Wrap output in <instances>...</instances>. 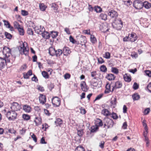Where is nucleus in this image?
Segmentation results:
<instances>
[{"instance_id":"dca6fc26","label":"nucleus","mask_w":151,"mask_h":151,"mask_svg":"<svg viewBox=\"0 0 151 151\" xmlns=\"http://www.w3.org/2000/svg\"><path fill=\"white\" fill-rule=\"evenodd\" d=\"M46 97L45 96L42 94H40L39 97V100L40 103L44 104L46 101Z\"/></svg>"},{"instance_id":"20e7f679","label":"nucleus","mask_w":151,"mask_h":151,"mask_svg":"<svg viewBox=\"0 0 151 151\" xmlns=\"http://www.w3.org/2000/svg\"><path fill=\"white\" fill-rule=\"evenodd\" d=\"M11 50L7 46H4L2 52L3 54L5 55V57H7V60L9 62L10 60L9 58V55H11Z\"/></svg>"},{"instance_id":"4be33fe9","label":"nucleus","mask_w":151,"mask_h":151,"mask_svg":"<svg viewBox=\"0 0 151 151\" xmlns=\"http://www.w3.org/2000/svg\"><path fill=\"white\" fill-rule=\"evenodd\" d=\"M81 89L82 90L86 92L88 89L86 88L87 85L85 81H82L80 84Z\"/></svg>"},{"instance_id":"ea45409f","label":"nucleus","mask_w":151,"mask_h":151,"mask_svg":"<svg viewBox=\"0 0 151 151\" xmlns=\"http://www.w3.org/2000/svg\"><path fill=\"white\" fill-rule=\"evenodd\" d=\"M56 53L55 55L57 57L60 56L63 53V51L62 50L59 49L57 50H56Z\"/></svg>"},{"instance_id":"c03bdc74","label":"nucleus","mask_w":151,"mask_h":151,"mask_svg":"<svg viewBox=\"0 0 151 151\" xmlns=\"http://www.w3.org/2000/svg\"><path fill=\"white\" fill-rule=\"evenodd\" d=\"M27 32L28 35H33V31L31 28H28Z\"/></svg>"},{"instance_id":"338daca9","label":"nucleus","mask_w":151,"mask_h":151,"mask_svg":"<svg viewBox=\"0 0 151 151\" xmlns=\"http://www.w3.org/2000/svg\"><path fill=\"white\" fill-rule=\"evenodd\" d=\"M145 72L146 75L149 77H151V72L149 70H146L145 71Z\"/></svg>"},{"instance_id":"39448f33","label":"nucleus","mask_w":151,"mask_h":151,"mask_svg":"<svg viewBox=\"0 0 151 151\" xmlns=\"http://www.w3.org/2000/svg\"><path fill=\"white\" fill-rule=\"evenodd\" d=\"M10 108L11 110L14 111H19L22 108L21 106L16 102H13L11 103Z\"/></svg>"},{"instance_id":"79ce46f5","label":"nucleus","mask_w":151,"mask_h":151,"mask_svg":"<svg viewBox=\"0 0 151 151\" xmlns=\"http://www.w3.org/2000/svg\"><path fill=\"white\" fill-rule=\"evenodd\" d=\"M132 97L134 101L137 100L140 98V96L137 94H134L132 96Z\"/></svg>"},{"instance_id":"de8ad7c7","label":"nucleus","mask_w":151,"mask_h":151,"mask_svg":"<svg viewBox=\"0 0 151 151\" xmlns=\"http://www.w3.org/2000/svg\"><path fill=\"white\" fill-rule=\"evenodd\" d=\"M4 34L6 37L8 39H11L12 38V35L10 34L7 32H5Z\"/></svg>"},{"instance_id":"603ef678","label":"nucleus","mask_w":151,"mask_h":151,"mask_svg":"<svg viewBox=\"0 0 151 151\" xmlns=\"http://www.w3.org/2000/svg\"><path fill=\"white\" fill-rule=\"evenodd\" d=\"M97 60L98 63L100 64H101L104 62V60L101 57H100L99 58H98Z\"/></svg>"},{"instance_id":"f3484780","label":"nucleus","mask_w":151,"mask_h":151,"mask_svg":"<svg viewBox=\"0 0 151 151\" xmlns=\"http://www.w3.org/2000/svg\"><path fill=\"white\" fill-rule=\"evenodd\" d=\"M107 25L102 24L101 25L100 29L104 33L106 32L109 31V29L107 28Z\"/></svg>"},{"instance_id":"a18cd8bd","label":"nucleus","mask_w":151,"mask_h":151,"mask_svg":"<svg viewBox=\"0 0 151 151\" xmlns=\"http://www.w3.org/2000/svg\"><path fill=\"white\" fill-rule=\"evenodd\" d=\"M111 71L116 74H117L119 73V70L115 67H112L111 69Z\"/></svg>"},{"instance_id":"412c9836","label":"nucleus","mask_w":151,"mask_h":151,"mask_svg":"<svg viewBox=\"0 0 151 151\" xmlns=\"http://www.w3.org/2000/svg\"><path fill=\"white\" fill-rule=\"evenodd\" d=\"M92 83L93 84L94 86L99 88L102 85V82L101 81H99L98 82H93V80L92 79Z\"/></svg>"},{"instance_id":"bf43d9fd","label":"nucleus","mask_w":151,"mask_h":151,"mask_svg":"<svg viewBox=\"0 0 151 151\" xmlns=\"http://www.w3.org/2000/svg\"><path fill=\"white\" fill-rule=\"evenodd\" d=\"M139 87V85L136 82L134 83L133 86V88L134 90H137L138 88Z\"/></svg>"},{"instance_id":"8fccbe9b","label":"nucleus","mask_w":151,"mask_h":151,"mask_svg":"<svg viewBox=\"0 0 151 151\" xmlns=\"http://www.w3.org/2000/svg\"><path fill=\"white\" fill-rule=\"evenodd\" d=\"M27 68V65L26 64H24L23 65L21 66L20 68V71H24Z\"/></svg>"},{"instance_id":"bb28decb","label":"nucleus","mask_w":151,"mask_h":151,"mask_svg":"<svg viewBox=\"0 0 151 151\" xmlns=\"http://www.w3.org/2000/svg\"><path fill=\"white\" fill-rule=\"evenodd\" d=\"M56 126L61 127L62 124L63 122L61 119L60 118L57 119L55 122Z\"/></svg>"},{"instance_id":"5fc2aeb1","label":"nucleus","mask_w":151,"mask_h":151,"mask_svg":"<svg viewBox=\"0 0 151 151\" xmlns=\"http://www.w3.org/2000/svg\"><path fill=\"white\" fill-rule=\"evenodd\" d=\"M3 22L4 23V25H5L6 27H9L11 25L8 21H7L6 20H4Z\"/></svg>"},{"instance_id":"f03ea898","label":"nucleus","mask_w":151,"mask_h":151,"mask_svg":"<svg viewBox=\"0 0 151 151\" xmlns=\"http://www.w3.org/2000/svg\"><path fill=\"white\" fill-rule=\"evenodd\" d=\"M104 128H106V127L107 129L111 128L113 127L114 122L113 120L108 118H105L104 120Z\"/></svg>"},{"instance_id":"0e129e2a","label":"nucleus","mask_w":151,"mask_h":151,"mask_svg":"<svg viewBox=\"0 0 151 151\" xmlns=\"http://www.w3.org/2000/svg\"><path fill=\"white\" fill-rule=\"evenodd\" d=\"M105 142L104 141H101L99 145V146L102 149H103L104 147V145Z\"/></svg>"},{"instance_id":"c756f323","label":"nucleus","mask_w":151,"mask_h":151,"mask_svg":"<svg viewBox=\"0 0 151 151\" xmlns=\"http://www.w3.org/2000/svg\"><path fill=\"white\" fill-rule=\"evenodd\" d=\"M19 35H23L24 34V31L23 27L21 26L17 29Z\"/></svg>"},{"instance_id":"49530a36","label":"nucleus","mask_w":151,"mask_h":151,"mask_svg":"<svg viewBox=\"0 0 151 151\" xmlns=\"http://www.w3.org/2000/svg\"><path fill=\"white\" fill-rule=\"evenodd\" d=\"M75 151H85V150L82 146H80L76 148Z\"/></svg>"},{"instance_id":"9d476101","label":"nucleus","mask_w":151,"mask_h":151,"mask_svg":"<svg viewBox=\"0 0 151 151\" xmlns=\"http://www.w3.org/2000/svg\"><path fill=\"white\" fill-rule=\"evenodd\" d=\"M40 27L39 28L37 26L35 28V31L36 33L38 34L42 35L43 32L45 31V29L43 26L42 27L41 26H40Z\"/></svg>"},{"instance_id":"680f3d73","label":"nucleus","mask_w":151,"mask_h":151,"mask_svg":"<svg viewBox=\"0 0 151 151\" xmlns=\"http://www.w3.org/2000/svg\"><path fill=\"white\" fill-rule=\"evenodd\" d=\"M80 113L82 114H85L86 113V111L85 109L82 107H81L80 108Z\"/></svg>"},{"instance_id":"864d4df0","label":"nucleus","mask_w":151,"mask_h":151,"mask_svg":"<svg viewBox=\"0 0 151 151\" xmlns=\"http://www.w3.org/2000/svg\"><path fill=\"white\" fill-rule=\"evenodd\" d=\"M14 24L15 28L17 29L21 27L19 24L17 22H14Z\"/></svg>"},{"instance_id":"a19ab883","label":"nucleus","mask_w":151,"mask_h":151,"mask_svg":"<svg viewBox=\"0 0 151 151\" xmlns=\"http://www.w3.org/2000/svg\"><path fill=\"white\" fill-rule=\"evenodd\" d=\"M42 76L45 78L47 79L49 78V76L48 73L45 71H43L42 73Z\"/></svg>"},{"instance_id":"393cba45","label":"nucleus","mask_w":151,"mask_h":151,"mask_svg":"<svg viewBox=\"0 0 151 151\" xmlns=\"http://www.w3.org/2000/svg\"><path fill=\"white\" fill-rule=\"evenodd\" d=\"M106 90L104 92L105 93H109L110 91H112L111 90V85L109 84V83H107L106 84Z\"/></svg>"},{"instance_id":"1a4fd4ad","label":"nucleus","mask_w":151,"mask_h":151,"mask_svg":"<svg viewBox=\"0 0 151 151\" xmlns=\"http://www.w3.org/2000/svg\"><path fill=\"white\" fill-rule=\"evenodd\" d=\"M129 41L133 42L136 41L138 37L137 35L134 32H132L131 34H129Z\"/></svg>"},{"instance_id":"c9c22d12","label":"nucleus","mask_w":151,"mask_h":151,"mask_svg":"<svg viewBox=\"0 0 151 151\" xmlns=\"http://www.w3.org/2000/svg\"><path fill=\"white\" fill-rule=\"evenodd\" d=\"M50 5L51 7L53 9L54 11H57L58 10V6L56 3H52Z\"/></svg>"},{"instance_id":"0eeeda50","label":"nucleus","mask_w":151,"mask_h":151,"mask_svg":"<svg viewBox=\"0 0 151 151\" xmlns=\"http://www.w3.org/2000/svg\"><path fill=\"white\" fill-rule=\"evenodd\" d=\"M29 48L24 46V44L22 45V47H21L19 49L20 53L21 55H25L26 56L28 55Z\"/></svg>"},{"instance_id":"052dcab7","label":"nucleus","mask_w":151,"mask_h":151,"mask_svg":"<svg viewBox=\"0 0 151 151\" xmlns=\"http://www.w3.org/2000/svg\"><path fill=\"white\" fill-rule=\"evenodd\" d=\"M21 14L22 15L25 16L28 15V13L27 11L25 10H22Z\"/></svg>"},{"instance_id":"2eb2a0df","label":"nucleus","mask_w":151,"mask_h":151,"mask_svg":"<svg viewBox=\"0 0 151 151\" xmlns=\"http://www.w3.org/2000/svg\"><path fill=\"white\" fill-rule=\"evenodd\" d=\"M71 51L69 48L67 47H64L63 49V53L65 56H67L70 53Z\"/></svg>"},{"instance_id":"4c0bfd02","label":"nucleus","mask_w":151,"mask_h":151,"mask_svg":"<svg viewBox=\"0 0 151 151\" xmlns=\"http://www.w3.org/2000/svg\"><path fill=\"white\" fill-rule=\"evenodd\" d=\"M96 122L97 125H96L98 126V127L100 126L101 127L103 125V122L102 120L99 119H97Z\"/></svg>"},{"instance_id":"ddd939ff","label":"nucleus","mask_w":151,"mask_h":151,"mask_svg":"<svg viewBox=\"0 0 151 151\" xmlns=\"http://www.w3.org/2000/svg\"><path fill=\"white\" fill-rule=\"evenodd\" d=\"M108 15L109 16H110L111 18L115 19H116L117 17L118 13L116 12L113 10H111L108 13Z\"/></svg>"},{"instance_id":"7c9ffc66","label":"nucleus","mask_w":151,"mask_h":151,"mask_svg":"<svg viewBox=\"0 0 151 151\" xmlns=\"http://www.w3.org/2000/svg\"><path fill=\"white\" fill-rule=\"evenodd\" d=\"M90 40L91 42L93 44H95L97 42L96 38L93 35H91Z\"/></svg>"},{"instance_id":"37998d69","label":"nucleus","mask_w":151,"mask_h":151,"mask_svg":"<svg viewBox=\"0 0 151 151\" xmlns=\"http://www.w3.org/2000/svg\"><path fill=\"white\" fill-rule=\"evenodd\" d=\"M100 70L104 72H106L107 71V68L104 65H102L100 67Z\"/></svg>"},{"instance_id":"c85d7f7f","label":"nucleus","mask_w":151,"mask_h":151,"mask_svg":"<svg viewBox=\"0 0 151 151\" xmlns=\"http://www.w3.org/2000/svg\"><path fill=\"white\" fill-rule=\"evenodd\" d=\"M143 6L147 9H149L151 7V4L148 2L145 1L143 3Z\"/></svg>"},{"instance_id":"e2e57ef3","label":"nucleus","mask_w":151,"mask_h":151,"mask_svg":"<svg viewBox=\"0 0 151 151\" xmlns=\"http://www.w3.org/2000/svg\"><path fill=\"white\" fill-rule=\"evenodd\" d=\"M112 116H111L114 119H116L118 118V116L115 113L113 112L112 114H111Z\"/></svg>"},{"instance_id":"6e6552de","label":"nucleus","mask_w":151,"mask_h":151,"mask_svg":"<svg viewBox=\"0 0 151 151\" xmlns=\"http://www.w3.org/2000/svg\"><path fill=\"white\" fill-rule=\"evenodd\" d=\"M52 102L53 105L56 107L59 106L61 103L60 100L58 97H53L52 99Z\"/></svg>"},{"instance_id":"4d7b16f0","label":"nucleus","mask_w":151,"mask_h":151,"mask_svg":"<svg viewBox=\"0 0 151 151\" xmlns=\"http://www.w3.org/2000/svg\"><path fill=\"white\" fill-rule=\"evenodd\" d=\"M77 134L80 137L82 136L83 134V130H78Z\"/></svg>"},{"instance_id":"6ab92c4d","label":"nucleus","mask_w":151,"mask_h":151,"mask_svg":"<svg viewBox=\"0 0 151 151\" xmlns=\"http://www.w3.org/2000/svg\"><path fill=\"white\" fill-rule=\"evenodd\" d=\"M123 78L126 82H129L131 81L130 75L128 73H126L124 75Z\"/></svg>"},{"instance_id":"13d9d810","label":"nucleus","mask_w":151,"mask_h":151,"mask_svg":"<svg viewBox=\"0 0 151 151\" xmlns=\"http://www.w3.org/2000/svg\"><path fill=\"white\" fill-rule=\"evenodd\" d=\"M69 40L70 41L73 43L74 44L76 42V41L74 39L71 35H70L69 37Z\"/></svg>"},{"instance_id":"2f4dec72","label":"nucleus","mask_w":151,"mask_h":151,"mask_svg":"<svg viewBox=\"0 0 151 151\" xmlns=\"http://www.w3.org/2000/svg\"><path fill=\"white\" fill-rule=\"evenodd\" d=\"M51 34L50 35L53 38H55L58 36V32L57 31H51L50 32Z\"/></svg>"},{"instance_id":"3c124183","label":"nucleus","mask_w":151,"mask_h":151,"mask_svg":"<svg viewBox=\"0 0 151 151\" xmlns=\"http://www.w3.org/2000/svg\"><path fill=\"white\" fill-rule=\"evenodd\" d=\"M103 57L106 59H109L110 58V54L109 52L105 53V55H104Z\"/></svg>"},{"instance_id":"f257e3e1","label":"nucleus","mask_w":151,"mask_h":151,"mask_svg":"<svg viewBox=\"0 0 151 151\" xmlns=\"http://www.w3.org/2000/svg\"><path fill=\"white\" fill-rule=\"evenodd\" d=\"M17 114L12 110L8 111L6 114V116L9 121H14L17 118Z\"/></svg>"},{"instance_id":"72a5a7b5","label":"nucleus","mask_w":151,"mask_h":151,"mask_svg":"<svg viewBox=\"0 0 151 151\" xmlns=\"http://www.w3.org/2000/svg\"><path fill=\"white\" fill-rule=\"evenodd\" d=\"M99 129L98 126L96 125L93 126L91 127V132H96Z\"/></svg>"},{"instance_id":"4468645a","label":"nucleus","mask_w":151,"mask_h":151,"mask_svg":"<svg viewBox=\"0 0 151 151\" xmlns=\"http://www.w3.org/2000/svg\"><path fill=\"white\" fill-rule=\"evenodd\" d=\"M6 64L5 59L0 57V70L4 68Z\"/></svg>"},{"instance_id":"a878e982","label":"nucleus","mask_w":151,"mask_h":151,"mask_svg":"<svg viewBox=\"0 0 151 151\" xmlns=\"http://www.w3.org/2000/svg\"><path fill=\"white\" fill-rule=\"evenodd\" d=\"M101 114L106 116L111 115V113L107 109H104L102 110Z\"/></svg>"},{"instance_id":"423d86ee","label":"nucleus","mask_w":151,"mask_h":151,"mask_svg":"<svg viewBox=\"0 0 151 151\" xmlns=\"http://www.w3.org/2000/svg\"><path fill=\"white\" fill-rule=\"evenodd\" d=\"M133 6L136 9H140L143 7V2L140 0H136L133 3Z\"/></svg>"},{"instance_id":"6e6d98bb","label":"nucleus","mask_w":151,"mask_h":151,"mask_svg":"<svg viewBox=\"0 0 151 151\" xmlns=\"http://www.w3.org/2000/svg\"><path fill=\"white\" fill-rule=\"evenodd\" d=\"M123 1L124 4H126L127 6H129L132 4V2L130 1V0H127V1H124V0Z\"/></svg>"},{"instance_id":"58836bf2","label":"nucleus","mask_w":151,"mask_h":151,"mask_svg":"<svg viewBox=\"0 0 151 151\" xmlns=\"http://www.w3.org/2000/svg\"><path fill=\"white\" fill-rule=\"evenodd\" d=\"M94 10L97 13L100 12L102 11V9L99 6H95L94 8Z\"/></svg>"},{"instance_id":"b1692460","label":"nucleus","mask_w":151,"mask_h":151,"mask_svg":"<svg viewBox=\"0 0 151 151\" xmlns=\"http://www.w3.org/2000/svg\"><path fill=\"white\" fill-rule=\"evenodd\" d=\"M35 119V120H34V122L35 123L36 126H38L41 124L42 119L41 118L36 117Z\"/></svg>"},{"instance_id":"09e8293b","label":"nucleus","mask_w":151,"mask_h":151,"mask_svg":"<svg viewBox=\"0 0 151 151\" xmlns=\"http://www.w3.org/2000/svg\"><path fill=\"white\" fill-rule=\"evenodd\" d=\"M96 71H93L91 72V76L93 78L92 79H96Z\"/></svg>"},{"instance_id":"aec40b11","label":"nucleus","mask_w":151,"mask_h":151,"mask_svg":"<svg viewBox=\"0 0 151 151\" xmlns=\"http://www.w3.org/2000/svg\"><path fill=\"white\" fill-rule=\"evenodd\" d=\"M42 35V37L46 39H49L50 37V34L48 32L45 31V29Z\"/></svg>"},{"instance_id":"e433bc0d","label":"nucleus","mask_w":151,"mask_h":151,"mask_svg":"<svg viewBox=\"0 0 151 151\" xmlns=\"http://www.w3.org/2000/svg\"><path fill=\"white\" fill-rule=\"evenodd\" d=\"M22 117L24 120L26 121L29 120L30 118V116L27 114H23Z\"/></svg>"},{"instance_id":"a211bd4d","label":"nucleus","mask_w":151,"mask_h":151,"mask_svg":"<svg viewBox=\"0 0 151 151\" xmlns=\"http://www.w3.org/2000/svg\"><path fill=\"white\" fill-rule=\"evenodd\" d=\"M115 76L113 74L109 73L106 76L105 78L109 81L114 80L115 78Z\"/></svg>"},{"instance_id":"774afa93","label":"nucleus","mask_w":151,"mask_h":151,"mask_svg":"<svg viewBox=\"0 0 151 151\" xmlns=\"http://www.w3.org/2000/svg\"><path fill=\"white\" fill-rule=\"evenodd\" d=\"M147 87L149 91L151 93V82L149 83Z\"/></svg>"},{"instance_id":"5701e85b","label":"nucleus","mask_w":151,"mask_h":151,"mask_svg":"<svg viewBox=\"0 0 151 151\" xmlns=\"http://www.w3.org/2000/svg\"><path fill=\"white\" fill-rule=\"evenodd\" d=\"M23 109L25 112L27 113H29L31 111V107L27 105H24L23 106Z\"/></svg>"},{"instance_id":"69168bd1","label":"nucleus","mask_w":151,"mask_h":151,"mask_svg":"<svg viewBox=\"0 0 151 151\" xmlns=\"http://www.w3.org/2000/svg\"><path fill=\"white\" fill-rule=\"evenodd\" d=\"M8 132L11 134H15L16 131L14 129H10L8 130Z\"/></svg>"},{"instance_id":"f8f14e48","label":"nucleus","mask_w":151,"mask_h":151,"mask_svg":"<svg viewBox=\"0 0 151 151\" xmlns=\"http://www.w3.org/2000/svg\"><path fill=\"white\" fill-rule=\"evenodd\" d=\"M78 44L83 45L85 44L86 42V37L81 35L78 39Z\"/></svg>"},{"instance_id":"cd10ccee","label":"nucleus","mask_w":151,"mask_h":151,"mask_svg":"<svg viewBox=\"0 0 151 151\" xmlns=\"http://www.w3.org/2000/svg\"><path fill=\"white\" fill-rule=\"evenodd\" d=\"M49 53L52 56H54L56 53V51L54 48L51 47L49 49Z\"/></svg>"},{"instance_id":"473e14b6","label":"nucleus","mask_w":151,"mask_h":151,"mask_svg":"<svg viewBox=\"0 0 151 151\" xmlns=\"http://www.w3.org/2000/svg\"><path fill=\"white\" fill-rule=\"evenodd\" d=\"M99 17L101 19H102L104 20L105 21L107 19V15L106 14L104 13H101L100 16Z\"/></svg>"},{"instance_id":"f704fd0d","label":"nucleus","mask_w":151,"mask_h":151,"mask_svg":"<svg viewBox=\"0 0 151 151\" xmlns=\"http://www.w3.org/2000/svg\"><path fill=\"white\" fill-rule=\"evenodd\" d=\"M39 8L41 10L45 11L47 6L43 3H40L39 4Z\"/></svg>"},{"instance_id":"9b49d317","label":"nucleus","mask_w":151,"mask_h":151,"mask_svg":"<svg viewBox=\"0 0 151 151\" xmlns=\"http://www.w3.org/2000/svg\"><path fill=\"white\" fill-rule=\"evenodd\" d=\"M122 86V82L120 81H117L115 82V85L113 86L112 89V92H113L114 89H118L121 88Z\"/></svg>"},{"instance_id":"7ed1b4c3","label":"nucleus","mask_w":151,"mask_h":151,"mask_svg":"<svg viewBox=\"0 0 151 151\" xmlns=\"http://www.w3.org/2000/svg\"><path fill=\"white\" fill-rule=\"evenodd\" d=\"M123 22L120 19L115 20L112 24L113 28L118 30H120L123 27Z\"/></svg>"}]
</instances>
